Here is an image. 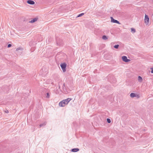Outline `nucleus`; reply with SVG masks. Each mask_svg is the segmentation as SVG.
Instances as JSON below:
<instances>
[{
  "instance_id": "obj_21",
  "label": "nucleus",
  "mask_w": 153,
  "mask_h": 153,
  "mask_svg": "<svg viewBox=\"0 0 153 153\" xmlns=\"http://www.w3.org/2000/svg\"><path fill=\"white\" fill-rule=\"evenodd\" d=\"M19 50H22V49L20 48H16V51H18Z\"/></svg>"
},
{
  "instance_id": "obj_20",
  "label": "nucleus",
  "mask_w": 153,
  "mask_h": 153,
  "mask_svg": "<svg viewBox=\"0 0 153 153\" xmlns=\"http://www.w3.org/2000/svg\"><path fill=\"white\" fill-rule=\"evenodd\" d=\"M12 46V45L11 44H9L7 45V47L8 48H9L10 47Z\"/></svg>"
},
{
  "instance_id": "obj_6",
  "label": "nucleus",
  "mask_w": 153,
  "mask_h": 153,
  "mask_svg": "<svg viewBox=\"0 0 153 153\" xmlns=\"http://www.w3.org/2000/svg\"><path fill=\"white\" fill-rule=\"evenodd\" d=\"M36 44L35 42H34L33 40H31L29 42V45L30 46H34Z\"/></svg>"
},
{
  "instance_id": "obj_17",
  "label": "nucleus",
  "mask_w": 153,
  "mask_h": 153,
  "mask_svg": "<svg viewBox=\"0 0 153 153\" xmlns=\"http://www.w3.org/2000/svg\"><path fill=\"white\" fill-rule=\"evenodd\" d=\"M119 46V45L118 44L114 46V47L115 48L118 49Z\"/></svg>"
},
{
  "instance_id": "obj_13",
  "label": "nucleus",
  "mask_w": 153,
  "mask_h": 153,
  "mask_svg": "<svg viewBox=\"0 0 153 153\" xmlns=\"http://www.w3.org/2000/svg\"><path fill=\"white\" fill-rule=\"evenodd\" d=\"M131 32L132 33H134L136 31L135 29L133 28H131Z\"/></svg>"
},
{
  "instance_id": "obj_2",
  "label": "nucleus",
  "mask_w": 153,
  "mask_h": 153,
  "mask_svg": "<svg viewBox=\"0 0 153 153\" xmlns=\"http://www.w3.org/2000/svg\"><path fill=\"white\" fill-rule=\"evenodd\" d=\"M60 66L63 71L64 72L66 71V68L67 67V64L65 62H63L60 64Z\"/></svg>"
},
{
  "instance_id": "obj_7",
  "label": "nucleus",
  "mask_w": 153,
  "mask_h": 153,
  "mask_svg": "<svg viewBox=\"0 0 153 153\" xmlns=\"http://www.w3.org/2000/svg\"><path fill=\"white\" fill-rule=\"evenodd\" d=\"M27 2L28 4L31 5H33L35 4L34 1L31 0H28L27 1Z\"/></svg>"
},
{
  "instance_id": "obj_27",
  "label": "nucleus",
  "mask_w": 153,
  "mask_h": 153,
  "mask_svg": "<svg viewBox=\"0 0 153 153\" xmlns=\"http://www.w3.org/2000/svg\"><path fill=\"white\" fill-rule=\"evenodd\" d=\"M109 77V76L108 77V79Z\"/></svg>"
},
{
  "instance_id": "obj_4",
  "label": "nucleus",
  "mask_w": 153,
  "mask_h": 153,
  "mask_svg": "<svg viewBox=\"0 0 153 153\" xmlns=\"http://www.w3.org/2000/svg\"><path fill=\"white\" fill-rule=\"evenodd\" d=\"M122 59L123 61L125 62H128L130 61V60L128 59L127 56H123L122 57Z\"/></svg>"
},
{
  "instance_id": "obj_24",
  "label": "nucleus",
  "mask_w": 153,
  "mask_h": 153,
  "mask_svg": "<svg viewBox=\"0 0 153 153\" xmlns=\"http://www.w3.org/2000/svg\"><path fill=\"white\" fill-rule=\"evenodd\" d=\"M5 112L6 113H9V111L7 110H6L5 111Z\"/></svg>"
},
{
  "instance_id": "obj_12",
  "label": "nucleus",
  "mask_w": 153,
  "mask_h": 153,
  "mask_svg": "<svg viewBox=\"0 0 153 153\" xmlns=\"http://www.w3.org/2000/svg\"><path fill=\"white\" fill-rule=\"evenodd\" d=\"M138 80L139 82H141L143 80L142 77L140 76H138Z\"/></svg>"
},
{
  "instance_id": "obj_15",
  "label": "nucleus",
  "mask_w": 153,
  "mask_h": 153,
  "mask_svg": "<svg viewBox=\"0 0 153 153\" xmlns=\"http://www.w3.org/2000/svg\"><path fill=\"white\" fill-rule=\"evenodd\" d=\"M84 14V13H82L79 14L76 17H81L83 16Z\"/></svg>"
},
{
  "instance_id": "obj_8",
  "label": "nucleus",
  "mask_w": 153,
  "mask_h": 153,
  "mask_svg": "<svg viewBox=\"0 0 153 153\" xmlns=\"http://www.w3.org/2000/svg\"><path fill=\"white\" fill-rule=\"evenodd\" d=\"M79 151V149L77 148H73L71 150V151L72 152H76Z\"/></svg>"
},
{
  "instance_id": "obj_19",
  "label": "nucleus",
  "mask_w": 153,
  "mask_h": 153,
  "mask_svg": "<svg viewBox=\"0 0 153 153\" xmlns=\"http://www.w3.org/2000/svg\"><path fill=\"white\" fill-rule=\"evenodd\" d=\"M107 121L108 123H110L111 122V120L109 118H107Z\"/></svg>"
},
{
  "instance_id": "obj_23",
  "label": "nucleus",
  "mask_w": 153,
  "mask_h": 153,
  "mask_svg": "<svg viewBox=\"0 0 153 153\" xmlns=\"http://www.w3.org/2000/svg\"><path fill=\"white\" fill-rule=\"evenodd\" d=\"M151 73H153V68H151Z\"/></svg>"
},
{
  "instance_id": "obj_22",
  "label": "nucleus",
  "mask_w": 153,
  "mask_h": 153,
  "mask_svg": "<svg viewBox=\"0 0 153 153\" xmlns=\"http://www.w3.org/2000/svg\"><path fill=\"white\" fill-rule=\"evenodd\" d=\"M135 97H137V98H139L140 97V96L139 95L137 94H136V96Z\"/></svg>"
},
{
  "instance_id": "obj_11",
  "label": "nucleus",
  "mask_w": 153,
  "mask_h": 153,
  "mask_svg": "<svg viewBox=\"0 0 153 153\" xmlns=\"http://www.w3.org/2000/svg\"><path fill=\"white\" fill-rule=\"evenodd\" d=\"M46 122H44L43 123H41L39 125V128L42 127V126H44L46 125Z\"/></svg>"
},
{
  "instance_id": "obj_25",
  "label": "nucleus",
  "mask_w": 153,
  "mask_h": 153,
  "mask_svg": "<svg viewBox=\"0 0 153 153\" xmlns=\"http://www.w3.org/2000/svg\"><path fill=\"white\" fill-rule=\"evenodd\" d=\"M33 48H32L31 50V51H34L35 50V49L34 48H33Z\"/></svg>"
},
{
  "instance_id": "obj_1",
  "label": "nucleus",
  "mask_w": 153,
  "mask_h": 153,
  "mask_svg": "<svg viewBox=\"0 0 153 153\" xmlns=\"http://www.w3.org/2000/svg\"><path fill=\"white\" fill-rule=\"evenodd\" d=\"M71 99V98H68L64 100L59 102V105L61 107H64L65 105H67Z\"/></svg>"
},
{
  "instance_id": "obj_18",
  "label": "nucleus",
  "mask_w": 153,
  "mask_h": 153,
  "mask_svg": "<svg viewBox=\"0 0 153 153\" xmlns=\"http://www.w3.org/2000/svg\"><path fill=\"white\" fill-rule=\"evenodd\" d=\"M5 88H6V89L4 91L5 92H7L8 91V87L7 86H6Z\"/></svg>"
},
{
  "instance_id": "obj_16",
  "label": "nucleus",
  "mask_w": 153,
  "mask_h": 153,
  "mask_svg": "<svg viewBox=\"0 0 153 153\" xmlns=\"http://www.w3.org/2000/svg\"><path fill=\"white\" fill-rule=\"evenodd\" d=\"M45 96H46V97L47 98H49V97H50V94H49L48 92H47L46 93V94H45Z\"/></svg>"
},
{
  "instance_id": "obj_10",
  "label": "nucleus",
  "mask_w": 153,
  "mask_h": 153,
  "mask_svg": "<svg viewBox=\"0 0 153 153\" xmlns=\"http://www.w3.org/2000/svg\"><path fill=\"white\" fill-rule=\"evenodd\" d=\"M136 94L134 93H131L130 95V96L131 98H134L136 96Z\"/></svg>"
},
{
  "instance_id": "obj_5",
  "label": "nucleus",
  "mask_w": 153,
  "mask_h": 153,
  "mask_svg": "<svg viewBox=\"0 0 153 153\" xmlns=\"http://www.w3.org/2000/svg\"><path fill=\"white\" fill-rule=\"evenodd\" d=\"M111 22H112L116 23L118 24H120V23L119 21H118L117 20L114 19L112 17H111Z\"/></svg>"
},
{
  "instance_id": "obj_9",
  "label": "nucleus",
  "mask_w": 153,
  "mask_h": 153,
  "mask_svg": "<svg viewBox=\"0 0 153 153\" xmlns=\"http://www.w3.org/2000/svg\"><path fill=\"white\" fill-rule=\"evenodd\" d=\"M38 18H35L29 21V22L31 23H33L36 22L38 20Z\"/></svg>"
},
{
  "instance_id": "obj_14",
  "label": "nucleus",
  "mask_w": 153,
  "mask_h": 153,
  "mask_svg": "<svg viewBox=\"0 0 153 153\" xmlns=\"http://www.w3.org/2000/svg\"><path fill=\"white\" fill-rule=\"evenodd\" d=\"M102 39L104 40H106L108 39V38L106 36L103 35L102 36Z\"/></svg>"
},
{
  "instance_id": "obj_3",
  "label": "nucleus",
  "mask_w": 153,
  "mask_h": 153,
  "mask_svg": "<svg viewBox=\"0 0 153 153\" xmlns=\"http://www.w3.org/2000/svg\"><path fill=\"white\" fill-rule=\"evenodd\" d=\"M144 21L145 22L146 25H148L149 21V17L146 14L145 15Z\"/></svg>"
},
{
  "instance_id": "obj_26",
  "label": "nucleus",
  "mask_w": 153,
  "mask_h": 153,
  "mask_svg": "<svg viewBox=\"0 0 153 153\" xmlns=\"http://www.w3.org/2000/svg\"><path fill=\"white\" fill-rule=\"evenodd\" d=\"M65 86V84H63V86Z\"/></svg>"
}]
</instances>
